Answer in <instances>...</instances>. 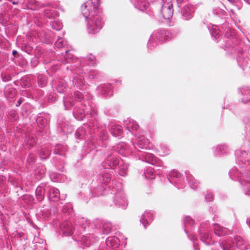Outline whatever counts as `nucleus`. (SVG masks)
<instances>
[{"mask_svg": "<svg viewBox=\"0 0 250 250\" xmlns=\"http://www.w3.org/2000/svg\"><path fill=\"white\" fill-rule=\"evenodd\" d=\"M87 22V28L90 33L94 34L99 32L102 27L101 19L99 16L90 18Z\"/></svg>", "mask_w": 250, "mask_h": 250, "instance_id": "nucleus-1", "label": "nucleus"}, {"mask_svg": "<svg viewBox=\"0 0 250 250\" xmlns=\"http://www.w3.org/2000/svg\"><path fill=\"white\" fill-rule=\"evenodd\" d=\"M161 11L164 19H169L172 17L173 9L171 0H167V2L162 6Z\"/></svg>", "mask_w": 250, "mask_h": 250, "instance_id": "nucleus-2", "label": "nucleus"}, {"mask_svg": "<svg viewBox=\"0 0 250 250\" xmlns=\"http://www.w3.org/2000/svg\"><path fill=\"white\" fill-rule=\"evenodd\" d=\"M61 229L63 234L65 236L71 235L73 233V229L72 224L68 222L63 223L61 226Z\"/></svg>", "mask_w": 250, "mask_h": 250, "instance_id": "nucleus-3", "label": "nucleus"}, {"mask_svg": "<svg viewBox=\"0 0 250 250\" xmlns=\"http://www.w3.org/2000/svg\"><path fill=\"white\" fill-rule=\"evenodd\" d=\"M49 197L53 201H58L60 198L59 190L55 188L51 189L49 194Z\"/></svg>", "mask_w": 250, "mask_h": 250, "instance_id": "nucleus-4", "label": "nucleus"}, {"mask_svg": "<svg viewBox=\"0 0 250 250\" xmlns=\"http://www.w3.org/2000/svg\"><path fill=\"white\" fill-rule=\"evenodd\" d=\"M122 132V129L121 126L119 125H115L113 126L111 129V132L114 135H120Z\"/></svg>", "mask_w": 250, "mask_h": 250, "instance_id": "nucleus-5", "label": "nucleus"}, {"mask_svg": "<svg viewBox=\"0 0 250 250\" xmlns=\"http://www.w3.org/2000/svg\"><path fill=\"white\" fill-rule=\"evenodd\" d=\"M214 231L218 236L224 234V228L221 227L218 224H215L214 226Z\"/></svg>", "mask_w": 250, "mask_h": 250, "instance_id": "nucleus-6", "label": "nucleus"}, {"mask_svg": "<svg viewBox=\"0 0 250 250\" xmlns=\"http://www.w3.org/2000/svg\"><path fill=\"white\" fill-rule=\"evenodd\" d=\"M235 243L236 246L240 249H243V246L244 245V242L243 239L239 236L235 237Z\"/></svg>", "mask_w": 250, "mask_h": 250, "instance_id": "nucleus-7", "label": "nucleus"}, {"mask_svg": "<svg viewBox=\"0 0 250 250\" xmlns=\"http://www.w3.org/2000/svg\"><path fill=\"white\" fill-rule=\"evenodd\" d=\"M222 247L224 250H229L231 247V243L230 242L224 241L221 243Z\"/></svg>", "mask_w": 250, "mask_h": 250, "instance_id": "nucleus-8", "label": "nucleus"}, {"mask_svg": "<svg viewBox=\"0 0 250 250\" xmlns=\"http://www.w3.org/2000/svg\"><path fill=\"white\" fill-rule=\"evenodd\" d=\"M50 154L49 151L47 149H43L42 150V153H41V157L42 159H45L47 157H48L49 155Z\"/></svg>", "mask_w": 250, "mask_h": 250, "instance_id": "nucleus-9", "label": "nucleus"}, {"mask_svg": "<svg viewBox=\"0 0 250 250\" xmlns=\"http://www.w3.org/2000/svg\"><path fill=\"white\" fill-rule=\"evenodd\" d=\"M82 11L83 14V15L87 17L89 14V11L88 10H87V5L85 4H83L82 6Z\"/></svg>", "mask_w": 250, "mask_h": 250, "instance_id": "nucleus-10", "label": "nucleus"}, {"mask_svg": "<svg viewBox=\"0 0 250 250\" xmlns=\"http://www.w3.org/2000/svg\"><path fill=\"white\" fill-rule=\"evenodd\" d=\"M56 46L58 48H61L63 45V41L62 39H60L57 40L55 43Z\"/></svg>", "mask_w": 250, "mask_h": 250, "instance_id": "nucleus-11", "label": "nucleus"}, {"mask_svg": "<svg viewBox=\"0 0 250 250\" xmlns=\"http://www.w3.org/2000/svg\"><path fill=\"white\" fill-rule=\"evenodd\" d=\"M74 95L78 100H82L83 98V95L81 92L77 91L75 93Z\"/></svg>", "mask_w": 250, "mask_h": 250, "instance_id": "nucleus-12", "label": "nucleus"}, {"mask_svg": "<svg viewBox=\"0 0 250 250\" xmlns=\"http://www.w3.org/2000/svg\"><path fill=\"white\" fill-rule=\"evenodd\" d=\"M57 90H58V92L60 93H62L64 91V89L61 88L59 85L57 87Z\"/></svg>", "mask_w": 250, "mask_h": 250, "instance_id": "nucleus-13", "label": "nucleus"}, {"mask_svg": "<svg viewBox=\"0 0 250 250\" xmlns=\"http://www.w3.org/2000/svg\"><path fill=\"white\" fill-rule=\"evenodd\" d=\"M17 53V51H16V50H13V51L12 54H13V55H15V54H16Z\"/></svg>", "mask_w": 250, "mask_h": 250, "instance_id": "nucleus-14", "label": "nucleus"}, {"mask_svg": "<svg viewBox=\"0 0 250 250\" xmlns=\"http://www.w3.org/2000/svg\"><path fill=\"white\" fill-rule=\"evenodd\" d=\"M111 241V240H110L109 238H108L107 241H106L107 245H108V242Z\"/></svg>", "mask_w": 250, "mask_h": 250, "instance_id": "nucleus-15", "label": "nucleus"}, {"mask_svg": "<svg viewBox=\"0 0 250 250\" xmlns=\"http://www.w3.org/2000/svg\"><path fill=\"white\" fill-rule=\"evenodd\" d=\"M42 198H43V197H42V195H41V196L40 197V198H39V199H40V200H42Z\"/></svg>", "mask_w": 250, "mask_h": 250, "instance_id": "nucleus-16", "label": "nucleus"}, {"mask_svg": "<svg viewBox=\"0 0 250 250\" xmlns=\"http://www.w3.org/2000/svg\"><path fill=\"white\" fill-rule=\"evenodd\" d=\"M21 100L18 101L19 105H20L21 104Z\"/></svg>", "mask_w": 250, "mask_h": 250, "instance_id": "nucleus-17", "label": "nucleus"}]
</instances>
